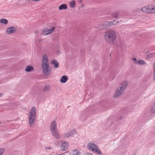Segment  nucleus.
Returning a JSON list of instances; mask_svg holds the SVG:
<instances>
[{
  "label": "nucleus",
  "instance_id": "473e14b6",
  "mask_svg": "<svg viewBox=\"0 0 155 155\" xmlns=\"http://www.w3.org/2000/svg\"><path fill=\"white\" fill-rule=\"evenodd\" d=\"M154 74H153V79L154 81H155V70H154Z\"/></svg>",
  "mask_w": 155,
  "mask_h": 155
},
{
  "label": "nucleus",
  "instance_id": "c03bdc74",
  "mask_svg": "<svg viewBox=\"0 0 155 155\" xmlns=\"http://www.w3.org/2000/svg\"><path fill=\"white\" fill-rule=\"evenodd\" d=\"M1 124V123L0 122V124Z\"/></svg>",
  "mask_w": 155,
  "mask_h": 155
},
{
  "label": "nucleus",
  "instance_id": "0eeeda50",
  "mask_svg": "<svg viewBox=\"0 0 155 155\" xmlns=\"http://www.w3.org/2000/svg\"><path fill=\"white\" fill-rule=\"evenodd\" d=\"M113 24V22L111 21H107L104 23L102 24H101V26H103V28L107 29V28L111 26Z\"/></svg>",
  "mask_w": 155,
  "mask_h": 155
},
{
  "label": "nucleus",
  "instance_id": "c85d7f7f",
  "mask_svg": "<svg viewBox=\"0 0 155 155\" xmlns=\"http://www.w3.org/2000/svg\"><path fill=\"white\" fill-rule=\"evenodd\" d=\"M17 28L16 27H11L8 28L7 29H17Z\"/></svg>",
  "mask_w": 155,
  "mask_h": 155
},
{
  "label": "nucleus",
  "instance_id": "2eb2a0df",
  "mask_svg": "<svg viewBox=\"0 0 155 155\" xmlns=\"http://www.w3.org/2000/svg\"><path fill=\"white\" fill-rule=\"evenodd\" d=\"M51 64H54V67L55 68H58V63L55 60H52L51 62Z\"/></svg>",
  "mask_w": 155,
  "mask_h": 155
},
{
  "label": "nucleus",
  "instance_id": "412c9836",
  "mask_svg": "<svg viewBox=\"0 0 155 155\" xmlns=\"http://www.w3.org/2000/svg\"><path fill=\"white\" fill-rule=\"evenodd\" d=\"M43 90L45 91H48L50 90V87L48 85H46L45 86Z\"/></svg>",
  "mask_w": 155,
  "mask_h": 155
},
{
  "label": "nucleus",
  "instance_id": "f3484780",
  "mask_svg": "<svg viewBox=\"0 0 155 155\" xmlns=\"http://www.w3.org/2000/svg\"><path fill=\"white\" fill-rule=\"evenodd\" d=\"M33 68L32 66H28L26 67L25 69V71H26L30 72L31 71H33Z\"/></svg>",
  "mask_w": 155,
  "mask_h": 155
},
{
  "label": "nucleus",
  "instance_id": "6e6552de",
  "mask_svg": "<svg viewBox=\"0 0 155 155\" xmlns=\"http://www.w3.org/2000/svg\"><path fill=\"white\" fill-rule=\"evenodd\" d=\"M148 13H155V6L150 5L148 6Z\"/></svg>",
  "mask_w": 155,
  "mask_h": 155
},
{
  "label": "nucleus",
  "instance_id": "39448f33",
  "mask_svg": "<svg viewBox=\"0 0 155 155\" xmlns=\"http://www.w3.org/2000/svg\"><path fill=\"white\" fill-rule=\"evenodd\" d=\"M42 73L45 76H49L51 73V70L49 64H44L41 65Z\"/></svg>",
  "mask_w": 155,
  "mask_h": 155
},
{
  "label": "nucleus",
  "instance_id": "f257e3e1",
  "mask_svg": "<svg viewBox=\"0 0 155 155\" xmlns=\"http://www.w3.org/2000/svg\"><path fill=\"white\" fill-rule=\"evenodd\" d=\"M116 35L115 31L111 30L106 32L104 38L107 42L110 44H112L116 39Z\"/></svg>",
  "mask_w": 155,
  "mask_h": 155
},
{
  "label": "nucleus",
  "instance_id": "dca6fc26",
  "mask_svg": "<svg viewBox=\"0 0 155 155\" xmlns=\"http://www.w3.org/2000/svg\"><path fill=\"white\" fill-rule=\"evenodd\" d=\"M67 8V5L66 4H63L61 5L59 7V10H65Z\"/></svg>",
  "mask_w": 155,
  "mask_h": 155
},
{
  "label": "nucleus",
  "instance_id": "79ce46f5",
  "mask_svg": "<svg viewBox=\"0 0 155 155\" xmlns=\"http://www.w3.org/2000/svg\"><path fill=\"white\" fill-rule=\"evenodd\" d=\"M50 28H49V29H50Z\"/></svg>",
  "mask_w": 155,
  "mask_h": 155
},
{
  "label": "nucleus",
  "instance_id": "e433bc0d",
  "mask_svg": "<svg viewBox=\"0 0 155 155\" xmlns=\"http://www.w3.org/2000/svg\"><path fill=\"white\" fill-rule=\"evenodd\" d=\"M55 27L54 26H53V27H51V29H55Z\"/></svg>",
  "mask_w": 155,
  "mask_h": 155
},
{
  "label": "nucleus",
  "instance_id": "20e7f679",
  "mask_svg": "<svg viewBox=\"0 0 155 155\" xmlns=\"http://www.w3.org/2000/svg\"><path fill=\"white\" fill-rule=\"evenodd\" d=\"M87 147L90 150H91L93 152L96 153L99 155L102 154V152L94 143H89L87 144Z\"/></svg>",
  "mask_w": 155,
  "mask_h": 155
},
{
  "label": "nucleus",
  "instance_id": "1a4fd4ad",
  "mask_svg": "<svg viewBox=\"0 0 155 155\" xmlns=\"http://www.w3.org/2000/svg\"><path fill=\"white\" fill-rule=\"evenodd\" d=\"M49 64L48 61L47 56L46 54H44L42 59V61L41 65H43L44 64Z\"/></svg>",
  "mask_w": 155,
  "mask_h": 155
},
{
  "label": "nucleus",
  "instance_id": "9d476101",
  "mask_svg": "<svg viewBox=\"0 0 155 155\" xmlns=\"http://www.w3.org/2000/svg\"><path fill=\"white\" fill-rule=\"evenodd\" d=\"M68 144L66 142H64L62 143V145L61 146V149L63 150H66L68 147Z\"/></svg>",
  "mask_w": 155,
  "mask_h": 155
},
{
  "label": "nucleus",
  "instance_id": "bb28decb",
  "mask_svg": "<svg viewBox=\"0 0 155 155\" xmlns=\"http://www.w3.org/2000/svg\"><path fill=\"white\" fill-rule=\"evenodd\" d=\"M64 137L65 138H68L70 137V135L69 133V132L67 133L64 134Z\"/></svg>",
  "mask_w": 155,
  "mask_h": 155
},
{
  "label": "nucleus",
  "instance_id": "ea45409f",
  "mask_svg": "<svg viewBox=\"0 0 155 155\" xmlns=\"http://www.w3.org/2000/svg\"><path fill=\"white\" fill-rule=\"evenodd\" d=\"M117 24H118V23H119V20L118 21H117Z\"/></svg>",
  "mask_w": 155,
  "mask_h": 155
},
{
  "label": "nucleus",
  "instance_id": "f03ea898",
  "mask_svg": "<svg viewBox=\"0 0 155 155\" xmlns=\"http://www.w3.org/2000/svg\"><path fill=\"white\" fill-rule=\"evenodd\" d=\"M36 113L35 107H34L31 110L29 115V124L30 127L32 126L35 122Z\"/></svg>",
  "mask_w": 155,
  "mask_h": 155
},
{
  "label": "nucleus",
  "instance_id": "ddd939ff",
  "mask_svg": "<svg viewBox=\"0 0 155 155\" xmlns=\"http://www.w3.org/2000/svg\"><path fill=\"white\" fill-rule=\"evenodd\" d=\"M68 80V77L64 75L61 77L60 81L61 83H64Z\"/></svg>",
  "mask_w": 155,
  "mask_h": 155
},
{
  "label": "nucleus",
  "instance_id": "a878e982",
  "mask_svg": "<svg viewBox=\"0 0 155 155\" xmlns=\"http://www.w3.org/2000/svg\"><path fill=\"white\" fill-rule=\"evenodd\" d=\"M151 112L152 113H155V102L154 104H153L151 110Z\"/></svg>",
  "mask_w": 155,
  "mask_h": 155
},
{
  "label": "nucleus",
  "instance_id": "58836bf2",
  "mask_svg": "<svg viewBox=\"0 0 155 155\" xmlns=\"http://www.w3.org/2000/svg\"><path fill=\"white\" fill-rule=\"evenodd\" d=\"M3 95L2 93H0V97L2 96Z\"/></svg>",
  "mask_w": 155,
  "mask_h": 155
},
{
  "label": "nucleus",
  "instance_id": "393cba45",
  "mask_svg": "<svg viewBox=\"0 0 155 155\" xmlns=\"http://www.w3.org/2000/svg\"><path fill=\"white\" fill-rule=\"evenodd\" d=\"M154 55H155V53H152L148 54L147 57L148 58H150L153 57Z\"/></svg>",
  "mask_w": 155,
  "mask_h": 155
},
{
  "label": "nucleus",
  "instance_id": "c756f323",
  "mask_svg": "<svg viewBox=\"0 0 155 155\" xmlns=\"http://www.w3.org/2000/svg\"><path fill=\"white\" fill-rule=\"evenodd\" d=\"M64 155H71V153L70 152L68 151L67 152L64 153Z\"/></svg>",
  "mask_w": 155,
  "mask_h": 155
},
{
  "label": "nucleus",
  "instance_id": "7c9ffc66",
  "mask_svg": "<svg viewBox=\"0 0 155 155\" xmlns=\"http://www.w3.org/2000/svg\"><path fill=\"white\" fill-rule=\"evenodd\" d=\"M132 60L133 61H135V63L137 64V61H137V59L135 58H132Z\"/></svg>",
  "mask_w": 155,
  "mask_h": 155
},
{
  "label": "nucleus",
  "instance_id": "423d86ee",
  "mask_svg": "<svg viewBox=\"0 0 155 155\" xmlns=\"http://www.w3.org/2000/svg\"><path fill=\"white\" fill-rule=\"evenodd\" d=\"M124 90L122 88H121L119 87L117 90V91L114 95V97H117L121 95L124 92Z\"/></svg>",
  "mask_w": 155,
  "mask_h": 155
},
{
  "label": "nucleus",
  "instance_id": "5701e85b",
  "mask_svg": "<svg viewBox=\"0 0 155 155\" xmlns=\"http://www.w3.org/2000/svg\"><path fill=\"white\" fill-rule=\"evenodd\" d=\"M75 4V2L74 1H72L70 2V5L71 7H74Z\"/></svg>",
  "mask_w": 155,
  "mask_h": 155
},
{
  "label": "nucleus",
  "instance_id": "c9c22d12",
  "mask_svg": "<svg viewBox=\"0 0 155 155\" xmlns=\"http://www.w3.org/2000/svg\"><path fill=\"white\" fill-rule=\"evenodd\" d=\"M87 155H93V154L91 153H88Z\"/></svg>",
  "mask_w": 155,
  "mask_h": 155
},
{
  "label": "nucleus",
  "instance_id": "a19ab883",
  "mask_svg": "<svg viewBox=\"0 0 155 155\" xmlns=\"http://www.w3.org/2000/svg\"><path fill=\"white\" fill-rule=\"evenodd\" d=\"M45 29H48V28H45Z\"/></svg>",
  "mask_w": 155,
  "mask_h": 155
},
{
  "label": "nucleus",
  "instance_id": "f704fd0d",
  "mask_svg": "<svg viewBox=\"0 0 155 155\" xmlns=\"http://www.w3.org/2000/svg\"><path fill=\"white\" fill-rule=\"evenodd\" d=\"M153 67L154 70H155V62H154V64L153 65Z\"/></svg>",
  "mask_w": 155,
  "mask_h": 155
},
{
  "label": "nucleus",
  "instance_id": "f8f14e48",
  "mask_svg": "<svg viewBox=\"0 0 155 155\" xmlns=\"http://www.w3.org/2000/svg\"><path fill=\"white\" fill-rule=\"evenodd\" d=\"M128 85V82L127 81H124L120 85L119 87L123 89L124 90L126 88L127 86Z\"/></svg>",
  "mask_w": 155,
  "mask_h": 155
},
{
  "label": "nucleus",
  "instance_id": "2f4dec72",
  "mask_svg": "<svg viewBox=\"0 0 155 155\" xmlns=\"http://www.w3.org/2000/svg\"><path fill=\"white\" fill-rule=\"evenodd\" d=\"M45 149H46V150H51L52 149V148L50 147H45Z\"/></svg>",
  "mask_w": 155,
  "mask_h": 155
},
{
  "label": "nucleus",
  "instance_id": "cd10ccee",
  "mask_svg": "<svg viewBox=\"0 0 155 155\" xmlns=\"http://www.w3.org/2000/svg\"><path fill=\"white\" fill-rule=\"evenodd\" d=\"M5 149L4 148H0V155H1L4 152Z\"/></svg>",
  "mask_w": 155,
  "mask_h": 155
},
{
  "label": "nucleus",
  "instance_id": "7ed1b4c3",
  "mask_svg": "<svg viewBox=\"0 0 155 155\" xmlns=\"http://www.w3.org/2000/svg\"><path fill=\"white\" fill-rule=\"evenodd\" d=\"M50 130L53 136H54L57 139H59L60 138L59 134L58 132L57 129V123L55 121H53L51 123Z\"/></svg>",
  "mask_w": 155,
  "mask_h": 155
},
{
  "label": "nucleus",
  "instance_id": "72a5a7b5",
  "mask_svg": "<svg viewBox=\"0 0 155 155\" xmlns=\"http://www.w3.org/2000/svg\"><path fill=\"white\" fill-rule=\"evenodd\" d=\"M117 17V16L115 15H112V17Z\"/></svg>",
  "mask_w": 155,
  "mask_h": 155
},
{
  "label": "nucleus",
  "instance_id": "9b49d317",
  "mask_svg": "<svg viewBox=\"0 0 155 155\" xmlns=\"http://www.w3.org/2000/svg\"><path fill=\"white\" fill-rule=\"evenodd\" d=\"M54 30H43L41 34L44 35H46L51 34Z\"/></svg>",
  "mask_w": 155,
  "mask_h": 155
},
{
  "label": "nucleus",
  "instance_id": "aec40b11",
  "mask_svg": "<svg viewBox=\"0 0 155 155\" xmlns=\"http://www.w3.org/2000/svg\"><path fill=\"white\" fill-rule=\"evenodd\" d=\"M69 132V133L70 137L75 134L76 133V130L75 129L70 130Z\"/></svg>",
  "mask_w": 155,
  "mask_h": 155
},
{
  "label": "nucleus",
  "instance_id": "4468645a",
  "mask_svg": "<svg viewBox=\"0 0 155 155\" xmlns=\"http://www.w3.org/2000/svg\"><path fill=\"white\" fill-rule=\"evenodd\" d=\"M72 155H81L80 152L77 149H76L72 151Z\"/></svg>",
  "mask_w": 155,
  "mask_h": 155
},
{
  "label": "nucleus",
  "instance_id": "4be33fe9",
  "mask_svg": "<svg viewBox=\"0 0 155 155\" xmlns=\"http://www.w3.org/2000/svg\"><path fill=\"white\" fill-rule=\"evenodd\" d=\"M148 6H146L143 7L142 10V11L145 12L146 13H148Z\"/></svg>",
  "mask_w": 155,
  "mask_h": 155
},
{
  "label": "nucleus",
  "instance_id": "6ab92c4d",
  "mask_svg": "<svg viewBox=\"0 0 155 155\" xmlns=\"http://www.w3.org/2000/svg\"><path fill=\"white\" fill-rule=\"evenodd\" d=\"M137 63L142 65L146 64V62L143 60H139L137 61Z\"/></svg>",
  "mask_w": 155,
  "mask_h": 155
},
{
  "label": "nucleus",
  "instance_id": "a211bd4d",
  "mask_svg": "<svg viewBox=\"0 0 155 155\" xmlns=\"http://www.w3.org/2000/svg\"><path fill=\"white\" fill-rule=\"evenodd\" d=\"M0 22L2 24H7L8 23V20L2 18L0 19Z\"/></svg>",
  "mask_w": 155,
  "mask_h": 155
},
{
  "label": "nucleus",
  "instance_id": "b1692460",
  "mask_svg": "<svg viewBox=\"0 0 155 155\" xmlns=\"http://www.w3.org/2000/svg\"><path fill=\"white\" fill-rule=\"evenodd\" d=\"M15 30H6V31L8 34H11L13 33Z\"/></svg>",
  "mask_w": 155,
  "mask_h": 155
},
{
  "label": "nucleus",
  "instance_id": "37998d69",
  "mask_svg": "<svg viewBox=\"0 0 155 155\" xmlns=\"http://www.w3.org/2000/svg\"><path fill=\"white\" fill-rule=\"evenodd\" d=\"M50 28H49V29H50Z\"/></svg>",
  "mask_w": 155,
  "mask_h": 155
},
{
  "label": "nucleus",
  "instance_id": "4c0bfd02",
  "mask_svg": "<svg viewBox=\"0 0 155 155\" xmlns=\"http://www.w3.org/2000/svg\"><path fill=\"white\" fill-rule=\"evenodd\" d=\"M58 155H64V153H61V154H58Z\"/></svg>",
  "mask_w": 155,
  "mask_h": 155
}]
</instances>
